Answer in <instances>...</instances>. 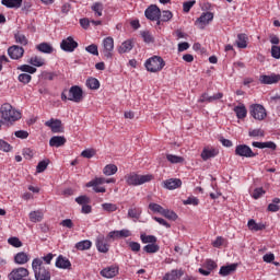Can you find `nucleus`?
I'll list each match as a JSON object with an SVG mask.
<instances>
[{"instance_id":"obj_25","label":"nucleus","mask_w":280,"mask_h":280,"mask_svg":"<svg viewBox=\"0 0 280 280\" xmlns=\"http://www.w3.org/2000/svg\"><path fill=\"white\" fill-rule=\"evenodd\" d=\"M1 3L5 8L19 10L23 5V0H1Z\"/></svg>"},{"instance_id":"obj_48","label":"nucleus","mask_w":280,"mask_h":280,"mask_svg":"<svg viewBox=\"0 0 280 280\" xmlns=\"http://www.w3.org/2000/svg\"><path fill=\"white\" fill-rule=\"evenodd\" d=\"M8 243L11 246H14V248H21V246H23V242H21V240H19V237H16V236L10 237L8 240Z\"/></svg>"},{"instance_id":"obj_6","label":"nucleus","mask_w":280,"mask_h":280,"mask_svg":"<svg viewBox=\"0 0 280 280\" xmlns=\"http://www.w3.org/2000/svg\"><path fill=\"white\" fill-rule=\"evenodd\" d=\"M249 114L254 119H257L258 121H262V119H266L267 114H266V108L264 105L259 104H254L249 107Z\"/></svg>"},{"instance_id":"obj_3","label":"nucleus","mask_w":280,"mask_h":280,"mask_svg":"<svg viewBox=\"0 0 280 280\" xmlns=\"http://www.w3.org/2000/svg\"><path fill=\"white\" fill-rule=\"evenodd\" d=\"M1 118L8 124H14V121H19L21 119V112L14 109L9 103H4L1 108Z\"/></svg>"},{"instance_id":"obj_13","label":"nucleus","mask_w":280,"mask_h":280,"mask_svg":"<svg viewBox=\"0 0 280 280\" xmlns=\"http://www.w3.org/2000/svg\"><path fill=\"white\" fill-rule=\"evenodd\" d=\"M164 189L174 190L183 187V180L180 178H170L162 183Z\"/></svg>"},{"instance_id":"obj_38","label":"nucleus","mask_w":280,"mask_h":280,"mask_svg":"<svg viewBox=\"0 0 280 280\" xmlns=\"http://www.w3.org/2000/svg\"><path fill=\"white\" fill-rule=\"evenodd\" d=\"M140 240L142 244H156V236L154 235H145L142 233V235H140Z\"/></svg>"},{"instance_id":"obj_34","label":"nucleus","mask_w":280,"mask_h":280,"mask_svg":"<svg viewBox=\"0 0 280 280\" xmlns=\"http://www.w3.org/2000/svg\"><path fill=\"white\" fill-rule=\"evenodd\" d=\"M31 222H43L44 214L42 211H32L28 214Z\"/></svg>"},{"instance_id":"obj_57","label":"nucleus","mask_w":280,"mask_h":280,"mask_svg":"<svg viewBox=\"0 0 280 280\" xmlns=\"http://www.w3.org/2000/svg\"><path fill=\"white\" fill-rule=\"evenodd\" d=\"M85 51H88V54H92V56H100V51L97 50V45L95 44H92L85 47Z\"/></svg>"},{"instance_id":"obj_54","label":"nucleus","mask_w":280,"mask_h":280,"mask_svg":"<svg viewBox=\"0 0 280 280\" xmlns=\"http://www.w3.org/2000/svg\"><path fill=\"white\" fill-rule=\"evenodd\" d=\"M15 43H19L20 45H27V37H25L23 33H16Z\"/></svg>"},{"instance_id":"obj_24","label":"nucleus","mask_w":280,"mask_h":280,"mask_svg":"<svg viewBox=\"0 0 280 280\" xmlns=\"http://www.w3.org/2000/svg\"><path fill=\"white\" fill-rule=\"evenodd\" d=\"M237 270V264H231L228 266H222L219 273L221 277H229L232 272H235Z\"/></svg>"},{"instance_id":"obj_39","label":"nucleus","mask_w":280,"mask_h":280,"mask_svg":"<svg viewBox=\"0 0 280 280\" xmlns=\"http://www.w3.org/2000/svg\"><path fill=\"white\" fill-rule=\"evenodd\" d=\"M174 16V14H172V11L170 10H164V11H160V20L163 23H167V21H172V18Z\"/></svg>"},{"instance_id":"obj_60","label":"nucleus","mask_w":280,"mask_h":280,"mask_svg":"<svg viewBox=\"0 0 280 280\" xmlns=\"http://www.w3.org/2000/svg\"><path fill=\"white\" fill-rule=\"evenodd\" d=\"M141 36L144 40V43H154V37H152V34L148 31L141 32Z\"/></svg>"},{"instance_id":"obj_59","label":"nucleus","mask_w":280,"mask_h":280,"mask_svg":"<svg viewBox=\"0 0 280 280\" xmlns=\"http://www.w3.org/2000/svg\"><path fill=\"white\" fill-rule=\"evenodd\" d=\"M20 71H23L24 73H34L36 71V68L30 66V65H22L19 67Z\"/></svg>"},{"instance_id":"obj_32","label":"nucleus","mask_w":280,"mask_h":280,"mask_svg":"<svg viewBox=\"0 0 280 280\" xmlns=\"http://www.w3.org/2000/svg\"><path fill=\"white\" fill-rule=\"evenodd\" d=\"M85 84L88 89H91V91H97V89H100V80L93 77L89 78Z\"/></svg>"},{"instance_id":"obj_21","label":"nucleus","mask_w":280,"mask_h":280,"mask_svg":"<svg viewBox=\"0 0 280 280\" xmlns=\"http://www.w3.org/2000/svg\"><path fill=\"white\" fill-rule=\"evenodd\" d=\"M185 275L183 269H173L171 272L165 273L163 280H178Z\"/></svg>"},{"instance_id":"obj_40","label":"nucleus","mask_w":280,"mask_h":280,"mask_svg":"<svg viewBox=\"0 0 280 280\" xmlns=\"http://www.w3.org/2000/svg\"><path fill=\"white\" fill-rule=\"evenodd\" d=\"M166 160L168 161V163H173V164L185 163V158L174 155V154H166Z\"/></svg>"},{"instance_id":"obj_16","label":"nucleus","mask_w":280,"mask_h":280,"mask_svg":"<svg viewBox=\"0 0 280 280\" xmlns=\"http://www.w3.org/2000/svg\"><path fill=\"white\" fill-rule=\"evenodd\" d=\"M130 235H132V233H130V230L112 231L108 233L107 238L119 240L121 237H130Z\"/></svg>"},{"instance_id":"obj_53","label":"nucleus","mask_w":280,"mask_h":280,"mask_svg":"<svg viewBox=\"0 0 280 280\" xmlns=\"http://www.w3.org/2000/svg\"><path fill=\"white\" fill-rule=\"evenodd\" d=\"M75 202L78 205H82L83 207L84 205H89V202H91V198H89L86 195H82L75 198Z\"/></svg>"},{"instance_id":"obj_4","label":"nucleus","mask_w":280,"mask_h":280,"mask_svg":"<svg viewBox=\"0 0 280 280\" xmlns=\"http://www.w3.org/2000/svg\"><path fill=\"white\" fill-rule=\"evenodd\" d=\"M144 66L150 73H159V71H163L165 60H163L161 56H153L145 61Z\"/></svg>"},{"instance_id":"obj_20","label":"nucleus","mask_w":280,"mask_h":280,"mask_svg":"<svg viewBox=\"0 0 280 280\" xmlns=\"http://www.w3.org/2000/svg\"><path fill=\"white\" fill-rule=\"evenodd\" d=\"M211 21H213V13L205 12L197 20V23H200L201 30H205V25H209V23H211Z\"/></svg>"},{"instance_id":"obj_43","label":"nucleus","mask_w":280,"mask_h":280,"mask_svg":"<svg viewBox=\"0 0 280 280\" xmlns=\"http://www.w3.org/2000/svg\"><path fill=\"white\" fill-rule=\"evenodd\" d=\"M93 12H95V16H102V12H104V4L102 2H95L92 5Z\"/></svg>"},{"instance_id":"obj_45","label":"nucleus","mask_w":280,"mask_h":280,"mask_svg":"<svg viewBox=\"0 0 280 280\" xmlns=\"http://www.w3.org/2000/svg\"><path fill=\"white\" fill-rule=\"evenodd\" d=\"M49 165V160H43L40 161L36 166L37 174H42V172H45Z\"/></svg>"},{"instance_id":"obj_31","label":"nucleus","mask_w":280,"mask_h":280,"mask_svg":"<svg viewBox=\"0 0 280 280\" xmlns=\"http://www.w3.org/2000/svg\"><path fill=\"white\" fill-rule=\"evenodd\" d=\"M36 49L39 50L42 54H54V47L48 43H42L37 45Z\"/></svg>"},{"instance_id":"obj_26","label":"nucleus","mask_w":280,"mask_h":280,"mask_svg":"<svg viewBox=\"0 0 280 280\" xmlns=\"http://www.w3.org/2000/svg\"><path fill=\"white\" fill-rule=\"evenodd\" d=\"M132 47H135L132 39H127L118 47V54H128L132 51Z\"/></svg>"},{"instance_id":"obj_56","label":"nucleus","mask_w":280,"mask_h":280,"mask_svg":"<svg viewBox=\"0 0 280 280\" xmlns=\"http://www.w3.org/2000/svg\"><path fill=\"white\" fill-rule=\"evenodd\" d=\"M264 194H266V190H264V188H256L252 195V198H254V200H259V198H261Z\"/></svg>"},{"instance_id":"obj_58","label":"nucleus","mask_w":280,"mask_h":280,"mask_svg":"<svg viewBox=\"0 0 280 280\" xmlns=\"http://www.w3.org/2000/svg\"><path fill=\"white\" fill-rule=\"evenodd\" d=\"M81 156H83V159H93V156H95V150L86 149L81 152Z\"/></svg>"},{"instance_id":"obj_64","label":"nucleus","mask_w":280,"mask_h":280,"mask_svg":"<svg viewBox=\"0 0 280 280\" xmlns=\"http://www.w3.org/2000/svg\"><path fill=\"white\" fill-rule=\"evenodd\" d=\"M198 198L196 197H188L186 200H184V205H194V207H198Z\"/></svg>"},{"instance_id":"obj_30","label":"nucleus","mask_w":280,"mask_h":280,"mask_svg":"<svg viewBox=\"0 0 280 280\" xmlns=\"http://www.w3.org/2000/svg\"><path fill=\"white\" fill-rule=\"evenodd\" d=\"M15 264H19L20 266H23V264H27L30 261V256L25 254V252L18 253L14 256Z\"/></svg>"},{"instance_id":"obj_2","label":"nucleus","mask_w":280,"mask_h":280,"mask_svg":"<svg viewBox=\"0 0 280 280\" xmlns=\"http://www.w3.org/2000/svg\"><path fill=\"white\" fill-rule=\"evenodd\" d=\"M32 268L36 280H51V272L45 268L40 258H35L32 262Z\"/></svg>"},{"instance_id":"obj_63","label":"nucleus","mask_w":280,"mask_h":280,"mask_svg":"<svg viewBox=\"0 0 280 280\" xmlns=\"http://www.w3.org/2000/svg\"><path fill=\"white\" fill-rule=\"evenodd\" d=\"M271 56L272 58H276V60L280 59V46L271 47Z\"/></svg>"},{"instance_id":"obj_17","label":"nucleus","mask_w":280,"mask_h":280,"mask_svg":"<svg viewBox=\"0 0 280 280\" xmlns=\"http://www.w3.org/2000/svg\"><path fill=\"white\" fill-rule=\"evenodd\" d=\"M55 266L56 268H61L62 270H71V261L62 255L58 256Z\"/></svg>"},{"instance_id":"obj_33","label":"nucleus","mask_w":280,"mask_h":280,"mask_svg":"<svg viewBox=\"0 0 280 280\" xmlns=\"http://www.w3.org/2000/svg\"><path fill=\"white\" fill-rule=\"evenodd\" d=\"M128 218H130L131 220H139V218H141V209L140 208H129L128 210Z\"/></svg>"},{"instance_id":"obj_50","label":"nucleus","mask_w":280,"mask_h":280,"mask_svg":"<svg viewBox=\"0 0 280 280\" xmlns=\"http://www.w3.org/2000/svg\"><path fill=\"white\" fill-rule=\"evenodd\" d=\"M0 151L12 152V145H10V143H8L5 140L0 139Z\"/></svg>"},{"instance_id":"obj_1","label":"nucleus","mask_w":280,"mask_h":280,"mask_svg":"<svg viewBox=\"0 0 280 280\" xmlns=\"http://www.w3.org/2000/svg\"><path fill=\"white\" fill-rule=\"evenodd\" d=\"M61 100L62 102H75L77 104H80L82 100H84V91H82V88L79 85H73L68 90H63L61 93Z\"/></svg>"},{"instance_id":"obj_5","label":"nucleus","mask_w":280,"mask_h":280,"mask_svg":"<svg viewBox=\"0 0 280 280\" xmlns=\"http://www.w3.org/2000/svg\"><path fill=\"white\" fill-rule=\"evenodd\" d=\"M154 176L152 175H139L137 173H130L127 176H125L127 185H131L133 187H137L139 185H144V183H150Z\"/></svg>"},{"instance_id":"obj_11","label":"nucleus","mask_w":280,"mask_h":280,"mask_svg":"<svg viewBox=\"0 0 280 280\" xmlns=\"http://www.w3.org/2000/svg\"><path fill=\"white\" fill-rule=\"evenodd\" d=\"M47 128H50L54 133H62L65 132V127L62 126V120L51 118L45 122Z\"/></svg>"},{"instance_id":"obj_7","label":"nucleus","mask_w":280,"mask_h":280,"mask_svg":"<svg viewBox=\"0 0 280 280\" xmlns=\"http://www.w3.org/2000/svg\"><path fill=\"white\" fill-rule=\"evenodd\" d=\"M236 156H244L245 159H253L257 156V153L253 152V149L246 144H238L235 148Z\"/></svg>"},{"instance_id":"obj_19","label":"nucleus","mask_w":280,"mask_h":280,"mask_svg":"<svg viewBox=\"0 0 280 280\" xmlns=\"http://www.w3.org/2000/svg\"><path fill=\"white\" fill-rule=\"evenodd\" d=\"M67 143V138L63 136H54L49 140L50 148H62Z\"/></svg>"},{"instance_id":"obj_28","label":"nucleus","mask_w":280,"mask_h":280,"mask_svg":"<svg viewBox=\"0 0 280 280\" xmlns=\"http://www.w3.org/2000/svg\"><path fill=\"white\" fill-rule=\"evenodd\" d=\"M247 43H248V36H246V34L237 35L236 45H237L238 49H246V47H248Z\"/></svg>"},{"instance_id":"obj_49","label":"nucleus","mask_w":280,"mask_h":280,"mask_svg":"<svg viewBox=\"0 0 280 280\" xmlns=\"http://www.w3.org/2000/svg\"><path fill=\"white\" fill-rule=\"evenodd\" d=\"M21 11L23 14H30L32 12V0H24Z\"/></svg>"},{"instance_id":"obj_42","label":"nucleus","mask_w":280,"mask_h":280,"mask_svg":"<svg viewBox=\"0 0 280 280\" xmlns=\"http://www.w3.org/2000/svg\"><path fill=\"white\" fill-rule=\"evenodd\" d=\"M144 253L153 254V253H159L160 247L156 243H151L148 244L143 247Z\"/></svg>"},{"instance_id":"obj_14","label":"nucleus","mask_w":280,"mask_h":280,"mask_svg":"<svg viewBox=\"0 0 280 280\" xmlns=\"http://www.w3.org/2000/svg\"><path fill=\"white\" fill-rule=\"evenodd\" d=\"M8 54L10 58H12V60H19V58H23V55L25 54V49H23V47L14 45L9 47Z\"/></svg>"},{"instance_id":"obj_46","label":"nucleus","mask_w":280,"mask_h":280,"mask_svg":"<svg viewBox=\"0 0 280 280\" xmlns=\"http://www.w3.org/2000/svg\"><path fill=\"white\" fill-rule=\"evenodd\" d=\"M28 62L30 65H33V67H43V65H45V59L35 56L32 57Z\"/></svg>"},{"instance_id":"obj_29","label":"nucleus","mask_w":280,"mask_h":280,"mask_svg":"<svg viewBox=\"0 0 280 280\" xmlns=\"http://www.w3.org/2000/svg\"><path fill=\"white\" fill-rule=\"evenodd\" d=\"M247 226L249 231H264L266 229V225L264 223H257L254 219H250L247 223Z\"/></svg>"},{"instance_id":"obj_61","label":"nucleus","mask_w":280,"mask_h":280,"mask_svg":"<svg viewBox=\"0 0 280 280\" xmlns=\"http://www.w3.org/2000/svg\"><path fill=\"white\" fill-rule=\"evenodd\" d=\"M128 246H129L130 250H132V253H139V250H141V244H139L137 242H129Z\"/></svg>"},{"instance_id":"obj_18","label":"nucleus","mask_w":280,"mask_h":280,"mask_svg":"<svg viewBox=\"0 0 280 280\" xmlns=\"http://www.w3.org/2000/svg\"><path fill=\"white\" fill-rule=\"evenodd\" d=\"M96 248L98 253H108V250L110 249V245H108L104 236H98L96 238Z\"/></svg>"},{"instance_id":"obj_62","label":"nucleus","mask_w":280,"mask_h":280,"mask_svg":"<svg viewBox=\"0 0 280 280\" xmlns=\"http://www.w3.org/2000/svg\"><path fill=\"white\" fill-rule=\"evenodd\" d=\"M249 137H264V130L261 129H249Z\"/></svg>"},{"instance_id":"obj_36","label":"nucleus","mask_w":280,"mask_h":280,"mask_svg":"<svg viewBox=\"0 0 280 280\" xmlns=\"http://www.w3.org/2000/svg\"><path fill=\"white\" fill-rule=\"evenodd\" d=\"M103 174H105V176H113L114 174H117V165H115V164H107L103 168Z\"/></svg>"},{"instance_id":"obj_15","label":"nucleus","mask_w":280,"mask_h":280,"mask_svg":"<svg viewBox=\"0 0 280 280\" xmlns=\"http://www.w3.org/2000/svg\"><path fill=\"white\" fill-rule=\"evenodd\" d=\"M101 275L105 279H113V278L117 277V275H119V268L115 267V266L104 268L103 270H101Z\"/></svg>"},{"instance_id":"obj_41","label":"nucleus","mask_w":280,"mask_h":280,"mask_svg":"<svg viewBox=\"0 0 280 280\" xmlns=\"http://www.w3.org/2000/svg\"><path fill=\"white\" fill-rule=\"evenodd\" d=\"M162 215L164 218H167V220H173V221H176L178 220V214H176V212L170 210V209H164L162 211Z\"/></svg>"},{"instance_id":"obj_9","label":"nucleus","mask_w":280,"mask_h":280,"mask_svg":"<svg viewBox=\"0 0 280 280\" xmlns=\"http://www.w3.org/2000/svg\"><path fill=\"white\" fill-rule=\"evenodd\" d=\"M113 49H115V39L113 37H106L103 40V54L105 58H113Z\"/></svg>"},{"instance_id":"obj_22","label":"nucleus","mask_w":280,"mask_h":280,"mask_svg":"<svg viewBox=\"0 0 280 280\" xmlns=\"http://www.w3.org/2000/svg\"><path fill=\"white\" fill-rule=\"evenodd\" d=\"M261 84H277L280 82V74L260 75Z\"/></svg>"},{"instance_id":"obj_23","label":"nucleus","mask_w":280,"mask_h":280,"mask_svg":"<svg viewBox=\"0 0 280 280\" xmlns=\"http://www.w3.org/2000/svg\"><path fill=\"white\" fill-rule=\"evenodd\" d=\"M218 154H219L218 149L205 148L201 152V159L202 161H209V159H213L218 156Z\"/></svg>"},{"instance_id":"obj_12","label":"nucleus","mask_w":280,"mask_h":280,"mask_svg":"<svg viewBox=\"0 0 280 280\" xmlns=\"http://www.w3.org/2000/svg\"><path fill=\"white\" fill-rule=\"evenodd\" d=\"M144 15L149 21H159L161 18V9L156 4H151L145 11Z\"/></svg>"},{"instance_id":"obj_51","label":"nucleus","mask_w":280,"mask_h":280,"mask_svg":"<svg viewBox=\"0 0 280 280\" xmlns=\"http://www.w3.org/2000/svg\"><path fill=\"white\" fill-rule=\"evenodd\" d=\"M104 183H106V178H104V177H96L95 179L89 182L86 184V187H91V186H95V185L100 186V185H104Z\"/></svg>"},{"instance_id":"obj_52","label":"nucleus","mask_w":280,"mask_h":280,"mask_svg":"<svg viewBox=\"0 0 280 280\" xmlns=\"http://www.w3.org/2000/svg\"><path fill=\"white\" fill-rule=\"evenodd\" d=\"M19 82H22V84H30V82H32V75L27 74V73H21L18 77Z\"/></svg>"},{"instance_id":"obj_44","label":"nucleus","mask_w":280,"mask_h":280,"mask_svg":"<svg viewBox=\"0 0 280 280\" xmlns=\"http://www.w3.org/2000/svg\"><path fill=\"white\" fill-rule=\"evenodd\" d=\"M149 209L151 210V211H153V213H160V215H162V213H163V211H164V207H162L161 205H159V203H154V202H151L150 205H149Z\"/></svg>"},{"instance_id":"obj_27","label":"nucleus","mask_w":280,"mask_h":280,"mask_svg":"<svg viewBox=\"0 0 280 280\" xmlns=\"http://www.w3.org/2000/svg\"><path fill=\"white\" fill-rule=\"evenodd\" d=\"M234 113L236 114L237 119H246L248 110L246 109V106L242 104L234 107Z\"/></svg>"},{"instance_id":"obj_37","label":"nucleus","mask_w":280,"mask_h":280,"mask_svg":"<svg viewBox=\"0 0 280 280\" xmlns=\"http://www.w3.org/2000/svg\"><path fill=\"white\" fill-rule=\"evenodd\" d=\"M92 243L89 240L85 241H81L79 243L75 244V249L77 250H89V248H91Z\"/></svg>"},{"instance_id":"obj_10","label":"nucleus","mask_w":280,"mask_h":280,"mask_svg":"<svg viewBox=\"0 0 280 280\" xmlns=\"http://www.w3.org/2000/svg\"><path fill=\"white\" fill-rule=\"evenodd\" d=\"M25 277H30V270L23 267L15 268L9 273L10 280H25Z\"/></svg>"},{"instance_id":"obj_35","label":"nucleus","mask_w":280,"mask_h":280,"mask_svg":"<svg viewBox=\"0 0 280 280\" xmlns=\"http://www.w3.org/2000/svg\"><path fill=\"white\" fill-rule=\"evenodd\" d=\"M280 199L279 198H273L272 203L268 205L267 211H270L271 213H277V211L280 210Z\"/></svg>"},{"instance_id":"obj_8","label":"nucleus","mask_w":280,"mask_h":280,"mask_svg":"<svg viewBox=\"0 0 280 280\" xmlns=\"http://www.w3.org/2000/svg\"><path fill=\"white\" fill-rule=\"evenodd\" d=\"M60 48L62 49V51L71 54L75 51V49H78V42H75L72 36H69L66 39L61 40Z\"/></svg>"},{"instance_id":"obj_47","label":"nucleus","mask_w":280,"mask_h":280,"mask_svg":"<svg viewBox=\"0 0 280 280\" xmlns=\"http://www.w3.org/2000/svg\"><path fill=\"white\" fill-rule=\"evenodd\" d=\"M103 211H107V213H114L117 211V205L115 203H102Z\"/></svg>"},{"instance_id":"obj_55","label":"nucleus","mask_w":280,"mask_h":280,"mask_svg":"<svg viewBox=\"0 0 280 280\" xmlns=\"http://www.w3.org/2000/svg\"><path fill=\"white\" fill-rule=\"evenodd\" d=\"M203 268L208 269L210 272H213L215 268H218V264L215 261L209 259L205 262Z\"/></svg>"}]
</instances>
